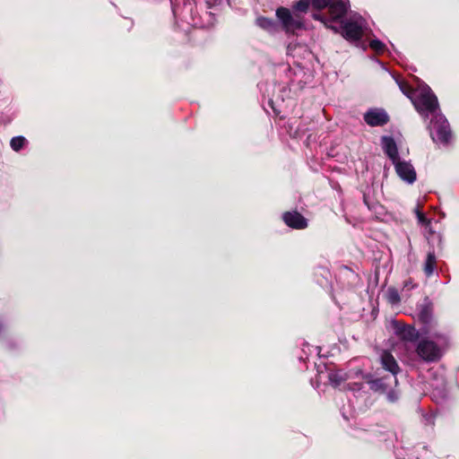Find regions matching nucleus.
I'll return each mask as SVG.
<instances>
[{"label": "nucleus", "mask_w": 459, "mask_h": 459, "mask_svg": "<svg viewBox=\"0 0 459 459\" xmlns=\"http://www.w3.org/2000/svg\"><path fill=\"white\" fill-rule=\"evenodd\" d=\"M399 88L409 97L418 112L423 117L431 116L429 125V131L431 139L438 144H447L452 138V132L447 119L438 113V101L437 96L432 92L429 85L419 84L413 91L411 86L403 82H398Z\"/></svg>", "instance_id": "1"}, {"label": "nucleus", "mask_w": 459, "mask_h": 459, "mask_svg": "<svg viewBox=\"0 0 459 459\" xmlns=\"http://www.w3.org/2000/svg\"><path fill=\"white\" fill-rule=\"evenodd\" d=\"M380 361L382 367L389 371L391 375L368 381L369 387L375 392L385 394L387 400L394 403L398 400L399 394L393 387L398 384L396 376L400 371V368L394 356L386 351L381 353Z\"/></svg>", "instance_id": "2"}, {"label": "nucleus", "mask_w": 459, "mask_h": 459, "mask_svg": "<svg viewBox=\"0 0 459 459\" xmlns=\"http://www.w3.org/2000/svg\"><path fill=\"white\" fill-rule=\"evenodd\" d=\"M310 4L309 0H299L293 5L294 13L285 7L277 8L275 14L285 32L294 33L298 30L306 29L300 13H307Z\"/></svg>", "instance_id": "3"}, {"label": "nucleus", "mask_w": 459, "mask_h": 459, "mask_svg": "<svg viewBox=\"0 0 459 459\" xmlns=\"http://www.w3.org/2000/svg\"><path fill=\"white\" fill-rule=\"evenodd\" d=\"M324 23L327 28H330L336 32L341 31L342 35L349 40L359 39L363 35L365 28V21L359 15H354L345 21L342 18L329 23L324 21Z\"/></svg>", "instance_id": "4"}, {"label": "nucleus", "mask_w": 459, "mask_h": 459, "mask_svg": "<svg viewBox=\"0 0 459 459\" xmlns=\"http://www.w3.org/2000/svg\"><path fill=\"white\" fill-rule=\"evenodd\" d=\"M311 4L316 10L329 7V18H325L319 13L312 15L315 20L329 23L343 18L349 8V0H311Z\"/></svg>", "instance_id": "5"}, {"label": "nucleus", "mask_w": 459, "mask_h": 459, "mask_svg": "<svg viewBox=\"0 0 459 459\" xmlns=\"http://www.w3.org/2000/svg\"><path fill=\"white\" fill-rule=\"evenodd\" d=\"M436 338L438 343L427 339L419 342L416 351L424 361L432 362L441 358L442 346L446 344V337L445 335H437Z\"/></svg>", "instance_id": "6"}, {"label": "nucleus", "mask_w": 459, "mask_h": 459, "mask_svg": "<svg viewBox=\"0 0 459 459\" xmlns=\"http://www.w3.org/2000/svg\"><path fill=\"white\" fill-rule=\"evenodd\" d=\"M395 172L398 177L407 184H412L416 181L417 174L411 161L403 160L402 158L393 162Z\"/></svg>", "instance_id": "7"}, {"label": "nucleus", "mask_w": 459, "mask_h": 459, "mask_svg": "<svg viewBox=\"0 0 459 459\" xmlns=\"http://www.w3.org/2000/svg\"><path fill=\"white\" fill-rule=\"evenodd\" d=\"M364 120L370 126H383L388 123L389 116L385 109L373 108L364 114Z\"/></svg>", "instance_id": "8"}, {"label": "nucleus", "mask_w": 459, "mask_h": 459, "mask_svg": "<svg viewBox=\"0 0 459 459\" xmlns=\"http://www.w3.org/2000/svg\"><path fill=\"white\" fill-rule=\"evenodd\" d=\"M282 219L286 225L293 229L302 230L307 227V220L298 212H287L283 213Z\"/></svg>", "instance_id": "9"}, {"label": "nucleus", "mask_w": 459, "mask_h": 459, "mask_svg": "<svg viewBox=\"0 0 459 459\" xmlns=\"http://www.w3.org/2000/svg\"><path fill=\"white\" fill-rule=\"evenodd\" d=\"M383 151L391 160L392 163L401 159L398 153L397 145L394 140L390 136H383L381 138Z\"/></svg>", "instance_id": "10"}, {"label": "nucleus", "mask_w": 459, "mask_h": 459, "mask_svg": "<svg viewBox=\"0 0 459 459\" xmlns=\"http://www.w3.org/2000/svg\"><path fill=\"white\" fill-rule=\"evenodd\" d=\"M437 268V257L434 251L428 253L426 261L424 263V273L427 277H430Z\"/></svg>", "instance_id": "11"}, {"label": "nucleus", "mask_w": 459, "mask_h": 459, "mask_svg": "<svg viewBox=\"0 0 459 459\" xmlns=\"http://www.w3.org/2000/svg\"><path fill=\"white\" fill-rule=\"evenodd\" d=\"M255 23L257 26L270 33H274L278 30L277 23L273 20L264 16L258 17Z\"/></svg>", "instance_id": "12"}, {"label": "nucleus", "mask_w": 459, "mask_h": 459, "mask_svg": "<svg viewBox=\"0 0 459 459\" xmlns=\"http://www.w3.org/2000/svg\"><path fill=\"white\" fill-rule=\"evenodd\" d=\"M400 334L404 342H414L419 339L418 331L411 325H405L400 330Z\"/></svg>", "instance_id": "13"}, {"label": "nucleus", "mask_w": 459, "mask_h": 459, "mask_svg": "<svg viewBox=\"0 0 459 459\" xmlns=\"http://www.w3.org/2000/svg\"><path fill=\"white\" fill-rule=\"evenodd\" d=\"M346 374L342 370L331 371L328 374V379L333 386L340 385L346 378Z\"/></svg>", "instance_id": "14"}, {"label": "nucleus", "mask_w": 459, "mask_h": 459, "mask_svg": "<svg viewBox=\"0 0 459 459\" xmlns=\"http://www.w3.org/2000/svg\"><path fill=\"white\" fill-rule=\"evenodd\" d=\"M26 143L27 140L25 139V137L15 136L11 139L10 145L14 152H19L24 147Z\"/></svg>", "instance_id": "15"}, {"label": "nucleus", "mask_w": 459, "mask_h": 459, "mask_svg": "<svg viewBox=\"0 0 459 459\" xmlns=\"http://www.w3.org/2000/svg\"><path fill=\"white\" fill-rule=\"evenodd\" d=\"M386 299L392 305H396L401 301L399 292L395 288H388L386 290Z\"/></svg>", "instance_id": "16"}, {"label": "nucleus", "mask_w": 459, "mask_h": 459, "mask_svg": "<svg viewBox=\"0 0 459 459\" xmlns=\"http://www.w3.org/2000/svg\"><path fill=\"white\" fill-rule=\"evenodd\" d=\"M369 47L378 54L383 53L385 50V45L379 39H372L369 42Z\"/></svg>", "instance_id": "17"}, {"label": "nucleus", "mask_w": 459, "mask_h": 459, "mask_svg": "<svg viewBox=\"0 0 459 459\" xmlns=\"http://www.w3.org/2000/svg\"><path fill=\"white\" fill-rule=\"evenodd\" d=\"M416 215L420 224L427 226L430 223V221L426 218L425 214L419 208L416 209Z\"/></svg>", "instance_id": "18"}, {"label": "nucleus", "mask_w": 459, "mask_h": 459, "mask_svg": "<svg viewBox=\"0 0 459 459\" xmlns=\"http://www.w3.org/2000/svg\"><path fill=\"white\" fill-rule=\"evenodd\" d=\"M416 287V284L413 283L411 279H408L404 281L403 287V293L405 295H409L408 293H405Z\"/></svg>", "instance_id": "19"}, {"label": "nucleus", "mask_w": 459, "mask_h": 459, "mask_svg": "<svg viewBox=\"0 0 459 459\" xmlns=\"http://www.w3.org/2000/svg\"><path fill=\"white\" fill-rule=\"evenodd\" d=\"M425 420H426V422H427V423H429V424H433L434 415H432V414L426 415V416H425Z\"/></svg>", "instance_id": "20"}, {"label": "nucleus", "mask_w": 459, "mask_h": 459, "mask_svg": "<svg viewBox=\"0 0 459 459\" xmlns=\"http://www.w3.org/2000/svg\"><path fill=\"white\" fill-rule=\"evenodd\" d=\"M291 49H292L291 45H289V46H288V53H289V54H291V53H290Z\"/></svg>", "instance_id": "21"}]
</instances>
